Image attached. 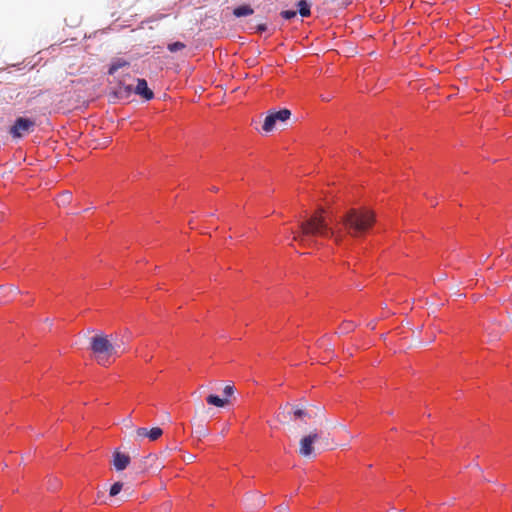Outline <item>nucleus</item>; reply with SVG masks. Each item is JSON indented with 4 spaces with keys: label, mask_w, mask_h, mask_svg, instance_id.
Wrapping results in <instances>:
<instances>
[{
    "label": "nucleus",
    "mask_w": 512,
    "mask_h": 512,
    "mask_svg": "<svg viewBox=\"0 0 512 512\" xmlns=\"http://www.w3.org/2000/svg\"><path fill=\"white\" fill-rule=\"evenodd\" d=\"M375 223V214L369 209L351 210L343 218L345 230L355 237L368 233Z\"/></svg>",
    "instance_id": "f257e3e1"
},
{
    "label": "nucleus",
    "mask_w": 512,
    "mask_h": 512,
    "mask_svg": "<svg viewBox=\"0 0 512 512\" xmlns=\"http://www.w3.org/2000/svg\"><path fill=\"white\" fill-rule=\"evenodd\" d=\"M301 230L305 237H334L335 231L321 215H315L301 224Z\"/></svg>",
    "instance_id": "f03ea898"
},
{
    "label": "nucleus",
    "mask_w": 512,
    "mask_h": 512,
    "mask_svg": "<svg viewBox=\"0 0 512 512\" xmlns=\"http://www.w3.org/2000/svg\"><path fill=\"white\" fill-rule=\"evenodd\" d=\"M107 95L110 102H128L133 95L132 83H128L126 77L114 79L109 84Z\"/></svg>",
    "instance_id": "7ed1b4c3"
},
{
    "label": "nucleus",
    "mask_w": 512,
    "mask_h": 512,
    "mask_svg": "<svg viewBox=\"0 0 512 512\" xmlns=\"http://www.w3.org/2000/svg\"><path fill=\"white\" fill-rule=\"evenodd\" d=\"M292 116L290 109L283 107L267 111L261 128H275L277 124L286 125Z\"/></svg>",
    "instance_id": "20e7f679"
},
{
    "label": "nucleus",
    "mask_w": 512,
    "mask_h": 512,
    "mask_svg": "<svg viewBox=\"0 0 512 512\" xmlns=\"http://www.w3.org/2000/svg\"><path fill=\"white\" fill-rule=\"evenodd\" d=\"M91 349L96 354H108V355H111L115 350L113 344L106 337H102V336L92 337Z\"/></svg>",
    "instance_id": "39448f33"
},
{
    "label": "nucleus",
    "mask_w": 512,
    "mask_h": 512,
    "mask_svg": "<svg viewBox=\"0 0 512 512\" xmlns=\"http://www.w3.org/2000/svg\"><path fill=\"white\" fill-rule=\"evenodd\" d=\"M137 84L132 85L133 94L143 98L145 101H150L154 98V92L149 88L147 81L144 78H137Z\"/></svg>",
    "instance_id": "423d86ee"
},
{
    "label": "nucleus",
    "mask_w": 512,
    "mask_h": 512,
    "mask_svg": "<svg viewBox=\"0 0 512 512\" xmlns=\"http://www.w3.org/2000/svg\"><path fill=\"white\" fill-rule=\"evenodd\" d=\"M36 125L37 123L34 119L27 116H18L15 118L13 123L3 125L1 128H32Z\"/></svg>",
    "instance_id": "0eeeda50"
},
{
    "label": "nucleus",
    "mask_w": 512,
    "mask_h": 512,
    "mask_svg": "<svg viewBox=\"0 0 512 512\" xmlns=\"http://www.w3.org/2000/svg\"><path fill=\"white\" fill-rule=\"evenodd\" d=\"M318 438L317 434H309L301 439L300 453L304 456H309L313 452V444Z\"/></svg>",
    "instance_id": "6e6552de"
},
{
    "label": "nucleus",
    "mask_w": 512,
    "mask_h": 512,
    "mask_svg": "<svg viewBox=\"0 0 512 512\" xmlns=\"http://www.w3.org/2000/svg\"><path fill=\"white\" fill-rule=\"evenodd\" d=\"M130 463V457L127 454L121 453L119 451L114 452L113 454V465L117 471H123L127 468Z\"/></svg>",
    "instance_id": "1a4fd4ad"
},
{
    "label": "nucleus",
    "mask_w": 512,
    "mask_h": 512,
    "mask_svg": "<svg viewBox=\"0 0 512 512\" xmlns=\"http://www.w3.org/2000/svg\"><path fill=\"white\" fill-rule=\"evenodd\" d=\"M312 4L308 0H298L296 2V10L297 14H299L302 18H306L311 14Z\"/></svg>",
    "instance_id": "9d476101"
},
{
    "label": "nucleus",
    "mask_w": 512,
    "mask_h": 512,
    "mask_svg": "<svg viewBox=\"0 0 512 512\" xmlns=\"http://www.w3.org/2000/svg\"><path fill=\"white\" fill-rule=\"evenodd\" d=\"M138 434L140 436H146L150 440L155 441L163 434V430L160 427H153L150 430L147 428H139Z\"/></svg>",
    "instance_id": "9b49d317"
},
{
    "label": "nucleus",
    "mask_w": 512,
    "mask_h": 512,
    "mask_svg": "<svg viewBox=\"0 0 512 512\" xmlns=\"http://www.w3.org/2000/svg\"><path fill=\"white\" fill-rule=\"evenodd\" d=\"M254 13L253 8L249 4H241L233 8L232 14L236 18L246 17Z\"/></svg>",
    "instance_id": "f8f14e48"
},
{
    "label": "nucleus",
    "mask_w": 512,
    "mask_h": 512,
    "mask_svg": "<svg viewBox=\"0 0 512 512\" xmlns=\"http://www.w3.org/2000/svg\"><path fill=\"white\" fill-rule=\"evenodd\" d=\"M129 66V62L123 58H116L111 61L107 73L113 76L120 68Z\"/></svg>",
    "instance_id": "ddd939ff"
},
{
    "label": "nucleus",
    "mask_w": 512,
    "mask_h": 512,
    "mask_svg": "<svg viewBox=\"0 0 512 512\" xmlns=\"http://www.w3.org/2000/svg\"><path fill=\"white\" fill-rule=\"evenodd\" d=\"M206 402L209 405H213L216 407H224L228 403V400H227V398H221L220 396H218L216 394H209L206 397Z\"/></svg>",
    "instance_id": "4468645a"
},
{
    "label": "nucleus",
    "mask_w": 512,
    "mask_h": 512,
    "mask_svg": "<svg viewBox=\"0 0 512 512\" xmlns=\"http://www.w3.org/2000/svg\"><path fill=\"white\" fill-rule=\"evenodd\" d=\"M186 48V44L181 41H174L167 44V50L171 53H176Z\"/></svg>",
    "instance_id": "2eb2a0df"
},
{
    "label": "nucleus",
    "mask_w": 512,
    "mask_h": 512,
    "mask_svg": "<svg viewBox=\"0 0 512 512\" xmlns=\"http://www.w3.org/2000/svg\"><path fill=\"white\" fill-rule=\"evenodd\" d=\"M280 16L287 21L293 20L297 16V11L294 9H286L280 12Z\"/></svg>",
    "instance_id": "dca6fc26"
},
{
    "label": "nucleus",
    "mask_w": 512,
    "mask_h": 512,
    "mask_svg": "<svg viewBox=\"0 0 512 512\" xmlns=\"http://www.w3.org/2000/svg\"><path fill=\"white\" fill-rule=\"evenodd\" d=\"M123 484L121 482H115L110 486L109 495L114 497L118 495L122 490Z\"/></svg>",
    "instance_id": "f3484780"
},
{
    "label": "nucleus",
    "mask_w": 512,
    "mask_h": 512,
    "mask_svg": "<svg viewBox=\"0 0 512 512\" xmlns=\"http://www.w3.org/2000/svg\"><path fill=\"white\" fill-rule=\"evenodd\" d=\"M14 139L23 138L30 130H9Z\"/></svg>",
    "instance_id": "a211bd4d"
},
{
    "label": "nucleus",
    "mask_w": 512,
    "mask_h": 512,
    "mask_svg": "<svg viewBox=\"0 0 512 512\" xmlns=\"http://www.w3.org/2000/svg\"><path fill=\"white\" fill-rule=\"evenodd\" d=\"M195 433L201 437V436H206L208 434V429L207 427L203 426V425H198L195 429Z\"/></svg>",
    "instance_id": "6ab92c4d"
},
{
    "label": "nucleus",
    "mask_w": 512,
    "mask_h": 512,
    "mask_svg": "<svg viewBox=\"0 0 512 512\" xmlns=\"http://www.w3.org/2000/svg\"><path fill=\"white\" fill-rule=\"evenodd\" d=\"M255 30L259 34H263L268 30V26L266 23H259L256 25Z\"/></svg>",
    "instance_id": "aec40b11"
},
{
    "label": "nucleus",
    "mask_w": 512,
    "mask_h": 512,
    "mask_svg": "<svg viewBox=\"0 0 512 512\" xmlns=\"http://www.w3.org/2000/svg\"><path fill=\"white\" fill-rule=\"evenodd\" d=\"M293 415L296 419H300L305 415V411L303 409H295Z\"/></svg>",
    "instance_id": "412c9836"
},
{
    "label": "nucleus",
    "mask_w": 512,
    "mask_h": 512,
    "mask_svg": "<svg viewBox=\"0 0 512 512\" xmlns=\"http://www.w3.org/2000/svg\"><path fill=\"white\" fill-rule=\"evenodd\" d=\"M233 394V387L228 385L224 388V395L227 397L231 396Z\"/></svg>",
    "instance_id": "4be33fe9"
},
{
    "label": "nucleus",
    "mask_w": 512,
    "mask_h": 512,
    "mask_svg": "<svg viewBox=\"0 0 512 512\" xmlns=\"http://www.w3.org/2000/svg\"><path fill=\"white\" fill-rule=\"evenodd\" d=\"M110 141H111V137H110V136H109V137H105V138H104V141H103L102 143H96V144H95V146H94V148H98V147H100V146H104V145H106L107 143H109Z\"/></svg>",
    "instance_id": "5701e85b"
},
{
    "label": "nucleus",
    "mask_w": 512,
    "mask_h": 512,
    "mask_svg": "<svg viewBox=\"0 0 512 512\" xmlns=\"http://www.w3.org/2000/svg\"><path fill=\"white\" fill-rule=\"evenodd\" d=\"M70 197H71V195L68 192L63 195V198H65L66 200H69Z\"/></svg>",
    "instance_id": "b1692460"
},
{
    "label": "nucleus",
    "mask_w": 512,
    "mask_h": 512,
    "mask_svg": "<svg viewBox=\"0 0 512 512\" xmlns=\"http://www.w3.org/2000/svg\"><path fill=\"white\" fill-rule=\"evenodd\" d=\"M286 510H287V507H281L279 512H286Z\"/></svg>",
    "instance_id": "393cba45"
}]
</instances>
